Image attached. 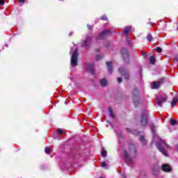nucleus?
Listing matches in <instances>:
<instances>
[{
    "label": "nucleus",
    "instance_id": "7ed1b4c3",
    "mask_svg": "<svg viewBox=\"0 0 178 178\" xmlns=\"http://www.w3.org/2000/svg\"><path fill=\"white\" fill-rule=\"evenodd\" d=\"M140 125L143 127H145L148 124V111H144L142 112L141 117H140Z\"/></svg>",
    "mask_w": 178,
    "mask_h": 178
},
{
    "label": "nucleus",
    "instance_id": "4be33fe9",
    "mask_svg": "<svg viewBox=\"0 0 178 178\" xmlns=\"http://www.w3.org/2000/svg\"><path fill=\"white\" fill-rule=\"evenodd\" d=\"M102 168H104V169H108V164L105 162L101 163Z\"/></svg>",
    "mask_w": 178,
    "mask_h": 178
},
{
    "label": "nucleus",
    "instance_id": "f3484780",
    "mask_svg": "<svg viewBox=\"0 0 178 178\" xmlns=\"http://www.w3.org/2000/svg\"><path fill=\"white\" fill-rule=\"evenodd\" d=\"M178 99L176 98H174L171 102V107L175 108L176 106V104H177Z\"/></svg>",
    "mask_w": 178,
    "mask_h": 178
},
{
    "label": "nucleus",
    "instance_id": "4c0bfd02",
    "mask_svg": "<svg viewBox=\"0 0 178 178\" xmlns=\"http://www.w3.org/2000/svg\"><path fill=\"white\" fill-rule=\"evenodd\" d=\"M70 35H72V33H70Z\"/></svg>",
    "mask_w": 178,
    "mask_h": 178
},
{
    "label": "nucleus",
    "instance_id": "b1692460",
    "mask_svg": "<svg viewBox=\"0 0 178 178\" xmlns=\"http://www.w3.org/2000/svg\"><path fill=\"white\" fill-rule=\"evenodd\" d=\"M117 134L119 138H123V134H122V131H118Z\"/></svg>",
    "mask_w": 178,
    "mask_h": 178
},
{
    "label": "nucleus",
    "instance_id": "1a4fd4ad",
    "mask_svg": "<svg viewBox=\"0 0 178 178\" xmlns=\"http://www.w3.org/2000/svg\"><path fill=\"white\" fill-rule=\"evenodd\" d=\"M91 41H92V38L88 36L83 41L81 42L82 47H90V45H91Z\"/></svg>",
    "mask_w": 178,
    "mask_h": 178
},
{
    "label": "nucleus",
    "instance_id": "c85d7f7f",
    "mask_svg": "<svg viewBox=\"0 0 178 178\" xmlns=\"http://www.w3.org/2000/svg\"><path fill=\"white\" fill-rule=\"evenodd\" d=\"M57 133H58V134H60V133H63V129H57Z\"/></svg>",
    "mask_w": 178,
    "mask_h": 178
},
{
    "label": "nucleus",
    "instance_id": "a878e982",
    "mask_svg": "<svg viewBox=\"0 0 178 178\" xmlns=\"http://www.w3.org/2000/svg\"><path fill=\"white\" fill-rule=\"evenodd\" d=\"M100 19L102 20H108V17H106V15H102Z\"/></svg>",
    "mask_w": 178,
    "mask_h": 178
},
{
    "label": "nucleus",
    "instance_id": "7c9ffc66",
    "mask_svg": "<svg viewBox=\"0 0 178 178\" xmlns=\"http://www.w3.org/2000/svg\"><path fill=\"white\" fill-rule=\"evenodd\" d=\"M156 52H162V48H161V47H157V48L156 49Z\"/></svg>",
    "mask_w": 178,
    "mask_h": 178
},
{
    "label": "nucleus",
    "instance_id": "72a5a7b5",
    "mask_svg": "<svg viewBox=\"0 0 178 178\" xmlns=\"http://www.w3.org/2000/svg\"><path fill=\"white\" fill-rule=\"evenodd\" d=\"M152 132L153 134L155 133V128L154 127H152Z\"/></svg>",
    "mask_w": 178,
    "mask_h": 178
},
{
    "label": "nucleus",
    "instance_id": "ddd939ff",
    "mask_svg": "<svg viewBox=\"0 0 178 178\" xmlns=\"http://www.w3.org/2000/svg\"><path fill=\"white\" fill-rule=\"evenodd\" d=\"M163 82V79H161L159 81L157 82H153L152 88L154 90H156L157 88H159L161 87V83Z\"/></svg>",
    "mask_w": 178,
    "mask_h": 178
},
{
    "label": "nucleus",
    "instance_id": "c756f323",
    "mask_svg": "<svg viewBox=\"0 0 178 178\" xmlns=\"http://www.w3.org/2000/svg\"><path fill=\"white\" fill-rule=\"evenodd\" d=\"M3 5H5V1L0 0V6H3Z\"/></svg>",
    "mask_w": 178,
    "mask_h": 178
},
{
    "label": "nucleus",
    "instance_id": "2f4dec72",
    "mask_svg": "<svg viewBox=\"0 0 178 178\" xmlns=\"http://www.w3.org/2000/svg\"><path fill=\"white\" fill-rule=\"evenodd\" d=\"M25 0H19V5L22 6Z\"/></svg>",
    "mask_w": 178,
    "mask_h": 178
},
{
    "label": "nucleus",
    "instance_id": "dca6fc26",
    "mask_svg": "<svg viewBox=\"0 0 178 178\" xmlns=\"http://www.w3.org/2000/svg\"><path fill=\"white\" fill-rule=\"evenodd\" d=\"M100 84L102 87H106V86H108V81L105 79H102L100 80Z\"/></svg>",
    "mask_w": 178,
    "mask_h": 178
},
{
    "label": "nucleus",
    "instance_id": "f8f14e48",
    "mask_svg": "<svg viewBox=\"0 0 178 178\" xmlns=\"http://www.w3.org/2000/svg\"><path fill=\"white\" fill-rule=\"evenodd\" d=\"M118 72L122 75L124 76V79L127 80L129 79V72L124 70V68L121 67L118 70Z\"/></svg>",
    "mask_w": 178,
    "mask_h": 178
},
{
    "label": "nucleus",
    "instance_id": "2eb2a0df",
    "mask_svg": "<svg viewBox=\"0 0 178 178\" xmlns=\"http://www.w3.org/2000/svg\"><path fill=\"white\" fill-rule=\"evenodd\" d=\"M106 65H107V69H108V73H112V72H113L112 62H107Z\"/></svg>",
    "mask_w": 178,
    "mask_h": 178
},
{
    "label": "nucleus",
    "instance_id": "423d86ee",
    "mask_svg": "<svg viewBox=\"0 0 178 178\" xmlns=\"http://www.w3.org/2000/svg\"><path fill=\"white\" fill-rule=\"evenodd\" d=\"M133 102L135 106H138V104H140V91L138 88H135L133 92Z\"/></svg>",
    "mask_w": 178,
    "mask_h": 178
},
{
    "label": "nucleus",
    "instance_id": "5701e85b",
    "mask_svg": "<svg viewBox=\"0 0 178 178\" xmlns=\"http://www.w3.org/2000/svg\"><path fill=\"white\" fill-rule=\"evenodd\" d=\"M44 152L46 154H49L51 152V149L49 147H46L44 149Z\"/></svg>",
    "mask_w": 178,
    "mask_h": 178
},
{
    "label": "nucleus",
    "instance_id": "cd10ccee",
    "mask_svg": "<svg viewBox=\"0 0 178 178\" xmlns=\"http://www.w3.org/2000/svg\"><path fill=\"white\" fill-rule=\"evenodd\" d=\"M102 57L101 56V55L97 54L96 56V60H99V59H101Z\"/></svg>",
    "mask_w": 178,
    "mask_h": 178
},
{
    "label": "nucleus",
    "instance_id": "f03ea898",
    "mask_svg": "<svg viewBox=\"0 0 178 178\" xmlns=\"http://www.w3.org/2000/svg\"><path fill=\"white\" fill-rule=\"evenodd\" d=\"M158 149L165 156H168V152L165 150V149H170V146L166 143V142L161 140L160 145H156Z\"/></svg>",
    "mask_w": 178,
    "mask_h": 178
},
{
    "label": "nucleus",
    "instance_id": "6e6552de",
    "mask_svg": "<svg viewBox=\"0 0 178 178\" xmlns=\"http://www.w3.org/2000/svg\"><path fill=\"white\" fill-rule=\"evenodd\" d=\"M121 55L122 56V58L126 63H129V51H127V49L122 48L121 49Z\"/></svg>",
    "mask_w": 178,
    "mask_h": 178
},
{
    "label": "nucleus",
    "instance_id": "0eeeda50",
    "mask_svg": "<svg viewBox=\"0 0 178 178\" xmlns=\"http://www.w3.org/2000/svg\"><path fill=\"white\" fill-rule=\"evenodd\" d=\"M112 31L111 30L105 29L97 37L98 40H104L105 37H108L110 34H112Z\"/></svg>",
    "mask_w": 178,
    "mask_h": 178
},
{
    "label": "nucleus",
    "instance_id": "f257e3e1",
    "mask_svg": "<svg viewBox=\"0 0 178 178\" xmlns=\"http://www.w3.org/2000/svg\"><path fill=\"white\" fill-rule=\"evenodd\" d=\"M130 154H127V152L124 150L123 152V155H124V159L126 161L128 165H133V159L131 156H136V147L134 145H131L130 146Z\"/></svg>",
    "mask_w": 178,
    "mask_h": 178
},
{
    "label": "nucleus",
    "instance_id": "412c9836",
    "mask_svg": "<svg viewBox=\"0 0 178 178\" xmlns=\"http://www.w3.org/2000/svg\"><path fill=\"white\" fill-rule=\"evenodd\" d=\"M152 35L151 34H148L147 36V41H149V42H151L152 41Z\"/></svg>",
    "mask_w": 178,
    "mask_h": 178
},
{
    "label": "nucleus",
    "instance_id": "58836bf2",
    "mask_svg": "<svg viewBox=\"0 0 178 178\" xmlns=\"http://www.w3.org/2000/svg\"><path fill=\"white\" fill-rule=\"evenodd\" d=\"M127 130H130V129L128 128V129H127Z\"/></svg>",
    "mask_w": 178,
    "mask_h": 178
},
{
    "label": "nucleus",
    "instance_id": "e433bc0d",
    "mask_svg": "<svg viewBox=\"0 0 178 178\" xmlns=\"http://www.w3.org/2000/svg\"><path fill=\"white\" fill-rule=\"evenodd\" d=\"M88 27L89 30H91V29H92V26H90V25H88Z\"/></svg>",
    "mask_w": 178,
    "mask_h": 178
},
{
    "label": "nucleus",
    "instance_id": "aec40b11",
    "mask_svg": "<svg viewBox=\"0 0 178 178\" xmlns=\"http://www.w3.org/2000/svg\"><path fill=\"white\" fill-rule=\"evenodd\" d=\"M140 141L143 145H145L147 144V140L144 138V136H140Z\"/></svg>",
    "mask_w": 178,
    "mask_h": 178
},
{
    "label": "nucleus",
    "instance_id": "4468645a",
    "mask_svg": "<svg viewBox=\"0 0 178 178\" xmlns=\"http://www.w3.org/2000/svg\"><path fill=\"white\" fill-rule=\"evenodd\" d=\"M87 72L88 73H91V74H94V65L91 64H88L87 67H86Z\"/></svg>",
    "mask_w": 178,
    "mask_h": 178
},
{
    "label": "nucleus",
    "instance_id": "6ab92c4d",
    "mask_svg": "<svg viewBox=\"0 0 178 178\" xmlns=\"http://www.w3.org/2000/svg\"><path fill=\"white\" fill-rule=\"evenodd\" d=\"M108 112L110 113L111 118L115 119V114H113V112L112 111V108L111 107L108 108Z\"/></svg>",
    "mask_w": 178,
    "mask_h": 178
},
{
    "label": "nucleus",
    "instance_id": "f704fd0d",
    "mask_svg": "<svg viewBox=\"0 0 178 178\" xmlns=\"http://www.w3.org/2000/svg\"><path fill=\"white\" fill-rule=\"evenodd\" d=\"M175 60H177L178 62V54H177L175 56Z\"/></svg>",
    "mask_w": 178,
    "mask_h": 178
},
{
    "label": "nucleus",
    "instance_id": "9d476101",
    "mask_svg": "<svg viewBox=\"0 0 178 178\" xmlns=\"http://www.w3.org/2000/svg\"><path fill=\"white\" fill-rule=\"evenodd\" d=\"M161 169L163 172H172V167H170V165L168 163L163 164L161 165Z\"/></svg>",
    "mask_w": 178,
    "mask_h": 178
},
{
    "label": "nucleus",
    "instance_id": "bb28decb",
    "mask_svg": "<svg viewBox=\"0 0 178 178\" xmlns=\"http://www.w3.org/2000/svg\"><path fill=\"white\" fill-rule=\"evenodd\" d=\"M170 124H172V126H175V124H176V120L172 119V120H170Z\"/></svg>",
    "mask_w": 178,
    "mask_h": 178
},
{
    "label": "nucleus",
    "instance_id": "473e14b6",
    "mask_svg": "<svg viewBox=\"0 0 178 178\" xmlns=\"http://www.w3.org/2000/svg\"><path fill=\"white\" fill-rule=\"evenodd\" d=\"M118 83H122V77H118Z\"/></svg>",
    "mask_w": 178,
    "mask_h": 178
},
{
    "label": "nucleus",
    "instance_id": "39448f33",
    "mask_svg": "<svg viewBox=\"0 0 178 178\" xmlns=\"http://www.w3.org/2000/svg\"><path fill=\"white\" fill-rule=\"evenodd\" d=\"M79 52H77V49H75L72 53V56L71 57V66L72 67H76L77 66V63H79Z\"/></svg>",
    "mask_w": 178,
    "mask_h": 178
},
{
    "label": "nucleus",
    "instance_id": "a211bd4d",
    "mask_svg": "<svg viewBox=\"0 0 178 178\" xmlns=\"http://www.w3.org/2000/svg\"><path fill=\"white\" fill-rule=\"evenodd\" d=\"M149 62L152 65H155V56H151L149 58Z\"/></svg>",
    "mask_w": 178,
    "mask_h": 178
},
{
    "label": "nucleus",
    "instance_id": "20e7f679",
    "mask_svg": "<svg viewBox=\"0 0 178 178\" xmlns=\"http://www.w3.org/2000/svg\"><path fill=\"white\" fill-rule=\"evenodd\" d=\"M156 104L158 106H160V108H162V104H164V102H166L168 101V97L165 93L160 94L159 97H156Z\"/></svg>",
    "mask_w": 178,
    "mask_h": 178
},
{
    "label": "nucleus",
    "instance_id": "c9c22d12",
    "mask_svg": "<svg viewBox=\"0 0 178 178\" xmlns=\"http://www.w3.org/2000/svg\"><path fill=\"white\" fill-rule=\"evenodd\" d=\"M133 134H138V132L137 130L134 131Z\"/></svg>",
    "mask_w": 178,
    "mask_h": 178
},
{
    "label": "nucleus",
    "instance_id": "9b49d317",
    "mask_svg": "<svg viewBox=\"0 0 178 178\" xmlns=\"http://www.w3.org/2000/svg\"><path fill=\"white\" fill-rule=\"evenodd\" d=\"M131 30V26H127L125 28V30L123 31V34H124L127 37V41L128 43H130V40H129V33H130V31Z\"/></svg>",
    "mask_w": 178,
    "mask_h": 178
},
{
    "label": "nucleus",
    "instance_id": "393cba45",
    "mask_svg": "<svg viewBox=\"0 0 178 178\" xmlns=\"http://www.w3.org/2000/svg\"><path fill=\"white\" fill-rule=\"evenodd\" d=\"M102 156H104V158H105V156H106V151H105V149H104V148L102 150Z\"/></svg>",
    "mask_w": 178,
    "mask_h": 178
}]
</instances>
